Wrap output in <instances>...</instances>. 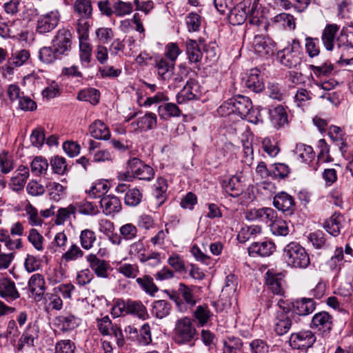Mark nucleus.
Wrapping results in <instances>:
<instances>
[{"mask_svg": "<svg viewBox=\"0 0 353 353\" xmlns=\"http://www.w3.org/2000/svg\"><path fill=\"white\" fill-rule=\"evenodd\" d=\"M282 257L287 266L291 268L303 270L310 265L309 254L296 241H291L283 248Z\"/></svg>", "mask_w": 353, "mask_h": 353, "instance_id": "f257e3e1", "label": "nucleus"}, {"mask_svg": "<svg viewBox=\"0 0 353 353\" xmlns=\"http://www.w3.org/2000/svg\"><path fill=\"white\" fill-rule=\"evenodd\" d=\"M111 313L114 317L132 315L143 320L148 316L145 305L140 301L131 299H127L126 301L121 299H115Z\"/></svg>", "mask_w": 353, "mask_h": 353, "instance_id": "f03ea898", "label": "nucleus"}, {"mask_svg": "<svg viewBox=\"0 0 353 353\" xmlns=\"http://www.w3.org/2000/svg\"><path fill=\"white\" fill-rule=\"evenodd\" d=\"M252 108V103L248 97L238 94L225 101L218 109L221 116L236 114L245 119Z\"/></svg>", "mask_w": 353, "mask_h": 353, "instance_id": "7ed1b4c3", "label": "nucleus"}, {"mask_svg": "<svg viewBox=\"0 0 353 353\" xmlns=\"http://www.w3.org/2000/svg\"><path fill=\"white\" fill-rule=\"evenodd\" d=\"M276 57L282 65L289 68H296L300 65L303 52L299 40L293 39L288 46L277 52Z\"/></svg>", "mask_w": 353, "mask_h": 353, "instance_id": "20e7f679", "label": "nucleus"}, {"mask_svg": "<svg viewBox=\"0 0 353 353\" xmlns=\"http://www.w3.org/2000/svg\"><path fill=\"white\" fill-rule=\"evenodd\" d=\"M30 60V52L28 50H12L6 63L0 68L3 77L8 79L12 78L14 74L15 68L28 64Z\"/></svg>", "mask_w": 353, "mask_h": 353, "instance_id": "39448f33", "label": "nucleus"}, {"mask_svg": "<svg viewBox=\"0 0 353 353\" xmlns=\"http://www.w3.org/2000/svg\"><path fill=\"white\" fill-rule=\"evenodd\" d=\"M276 306L279 307L280 310L292 312L299 316H306L315 310L316 303L311 298H302L290 302L279 299Z\"/></svg>", "mask_w": 353, "mask_h": 353, "instance_id": "423d86ee", "label": "nucleus"}, {"mask_svg": "<svg viewBox=\"0 0 353 353\" xmlns=\"http://www.w3.org/2000/svg\"><path fill=\"white\" fill-rule=\"evenodd\" d=\"M196 334L193 321L189 317L179 319L174 325V339L176 343L182 344L191 341Z\"/></svg>", "mask_w": 353, "mask_h": 353, "instance_id": "0eeeda50", "label": "nucleus"}, {"mask_svg": "<svg viewBox=\"0 0 353 353\" xmlns=\"http://www.w3.org/2000/svg\"><path fill=\"white\" fill-rule=\"evenodd\" d=\"M285 275L274 270H268L265 274V285L273 294L283 296L285 294Z\"/></svg>", "mask_w": 353, "mask_h": 353, "instance_id": "6e6552de", "label": "nucleus"}, {"mask_svg": "<svg viewBox=\"0 0 353 353\" xmlns=\"http://www.w3.org/2000/svg\"><path fill=\"white\" fill-rule=\"evenodd\" d=\"M128 168L131 170L135 179L150 181L153 179L154 171L152 167L145 164L141 160L134 157L128 161Z\"/></svg>", "mask_w": 353, "mask_h": 353, "instance_id": "1a4fd4ad", "label": "nucleus"}, {"mask_svg": "<svg viewBox=\"0 0 353 353\" xmlns=\"http://www.w3.org/2000/svg\"><path fill=\"white\" fill-rule=\"evenodd\" d=\"M243 86L250 92L260 93L265 89L263 75L258 68L250 69L242 78Z\"/></svg>", "mask_w": 353, "mask_h": 353, "instance_id": "9d476101", "label": "nucleus"}, {"mask_svg": "<svg viewBox=\"0 0 353 353\" xmlns=\"http://www.w3.org/2000/svg\"><path fill=\"white\" fill-rule=\"evenodd\" d=\"M59 20L60 13L57 10L40 15L37 21V32L46 34L51 32L57 26Z\"/></svg>", "mask_w": 353, "mask_h": 353, "instance_id": "9b49d317", "label": "nucleus"}, {"mask_svg": "<svg viewBox=\"0 0 353 353\" xmlns=\"http://www.w3.org/2000/svg\"><path fill=\"white\" fill-rule=\"evenodd\" d=\"M251 6H252V0H243L235 6L232 7L228 12L230 23L233 26L243 24L249 14L247 10Z\"/></svg>", "mask_w": 353, "mask_h": 353, "instance_id": "f8f14e48", "label": "nucleus"}, {"mask_svg": "<svg viewBox=\"0 0 353 353\" xmlns=\"http://www.w3.org/2000/svg\"><path fill=\"white\" fill-rule=\"evenodd\" d=\"M316 341L314 334L310 330L301 331L291 334L289 343L293 349L307 350Z\"/></svg>", "mask_w": 353, "mask_h": 353, "instance_id": "ddd939ff", "label": "nucleus"}, {"mask_svg": "<svg viewBox=\"0 0 353 353\" xmlns=\"http://www.w3.org/2000/svg\"><path fill=\"white\" fill-rule=\"evenodd\" d=\"M273 205L286 216H291L296 210V204L292 196L285 192L277 193L273 199Z\"/></svg>", "mask_w": 353, "mask_h": 353, "instance_id": "4468645a", "label": "nucleus"}, {"mask_svg": "<svg viewBox=\"0 0 353 353\" xmlns=\"http://www.w3.org/2000/svg\"><path fill=\"white\" fill-rule=\"evenodd\" d=\"M345 225L344 216L339 212H334L324 221L322 226L329 234L336 237L341 234Z\"/></svg>", "mask_w": 353, "mask_h": 353, "instance_id": "2eb2a0df", "label": "nucleus"}, {"mask_svg": "<svg viewBox=\"0 0 353 353\" xmlns=\"http://www.w3.org/2000/svg\"><path fill=\"white\" fill-rule=\"evenodd\" d=\"M254 51L266 58L272 56L276 50V43L269 37L256 35L253 41Z\"/></svg>", "mask_w": 353, "mask_h": 353, "instance_id": "dca6fc26", "label": "nucleus"}, {"mask_svg": "<svg viewBox=\"0 0 353 353\" xmlns=\"http://www.w3.org/2000/svg\"><path fill=\"white\" fill-rule=\"evenodd\" d=\"M145 245L143 241L139 240L132 243L129 248V254L137 256L141 263H145L150 260H154V265L160 263L161 258L160 254L157 252H150L148 254L145 253Z\"/></svg>", "mask_w": 353, "mask_h": 353, "instance_id": "f3484780", "label": "nucleus"}, {"mask_svg": "<svg viewBox=\"0 0 353 353\" xmlns=\"http://www.w3.org/2000/svg\"><path fill=\"white\" fill-rule=\"evenodd\" d=\"M55 50L62 55L69 52L72 45V34L68 29H59L52 41Z\"/></svg>", "mask_w": 353, "mask_h": 353, "instance_id": "a211bd4d", "label": "nucleus"}, {"mask_svg": "<svg viewBox=\"0 0 353 353\" xmlns=\"http://www.w3.org/2000/svg\"><path fill=\"white\" fill-rule=\"evenodd\" d=\"M28 290L37 301H41L46 290V281L43 276L36 273L32 274L28 282Z\"/></svg>", "mask_w": 353, "mask_h": 353, "instance_id": "6ab92c4d", "label": "nucleus"}, {"mask_svg": "<svg viewBox=\"0 0 353 353\" xmlns=\"http://www.w3.org/2000/svg\"><path fill=\"white\" fill-rule=\"evenodd\" d=\"M333 327V318L327 312L315 314L311 321L310 327L323 332H330Z\"/></svg>", "mask_w": 353, "mask_h": 353, "instance_id": "aec40b11", "label": "nucleus"}, {"mask_svg": "<svg viewBox=\"0 0 353 353\" xmlns=\"http://www.w3.org/2000/svg\"><path fill=\"white\" fill-rule=\"evenodd\" d=\"M268 114L272 125L276 129H281L288 123V113L282 105H271Z\"/></svg>", "mask_w": 353, "mask_h": 353, "instance_id": "412c9836", "label": "nucleus"}, {"mask_svg": "<svg viewBox=\"0 0 353 353\" xmlns=\"http://www.w3.org/2000/svg\"><path fill=\"white\" fill-rule=\"evenodd\" d=\"M251 256H269L275 250V245L270 241L253 242L248 249Z\"/></svg>", "mask_w": 353, "mask_h": 353, "instance_id": "4be33fe9", "label": "nucleus"}, {"mask_svg": "<svg viewBox=\"0 0 353 353\" xmlns=\"http://www.w3.org/2000/svg\"><path fill=\"white\" fill-rule=\"evenodd\" d=\"M90 269L99 278L106 279L108 277L109 263L105 260L99 259L95 254H90L86 256Z\"/></svg>", "mask_w": 353, "mask_h": 353, "instance_id": "5701e85b", "label": "nucleus"}, {"mask_svg": "<svg viewBox=\"0 0 353 353\" xmlns=\"http://www.w3.org/2000/svg\"><path fill=\"white\" fill-rule=\"evenodd\" d=\"M289 312L281 310L276 314L274 330L279 336H283L288 333L292 326V321L289 316Z\"/></svg>", "mask_w": 353, "mask_h": 353, "instance_id": "b1692460", "label": "nucleus"}, {"mask_svg": "<svg viewBox=\"0 0 353 353\" xmlns=\"http://www.w3.org/2000/svg\"><path fill=\"white\" fill-rule=\"evenodd\" d=\"M222 188L226 194L232 197L240 196L244 190L241 177L236 175H233L230 179L224 180L222 183Z\"/></svg>", "mask_w": 353, "mask_h": 353, "instance_id": "393cba45", "label": "nucleus"}, {"mask_svg": "<svg viewBox=\"0 0 353 353\" xmlns=\"http://www.w3.org/2000/svg\"><path fill=\"white\" fill-rule=\"evenodd\" d=\"M29 175L28 168L24 165H20L14 172L13 176L10 179L9 186L15 192L23 190Z\"/></svg>", "mask_w": 353, "mask_h": 353, "instance_id": "a878e982", "label": "nucleus"}, {"mask_svg": "<svg viewBox=\"0 0 353 353\" xmlns=\"http://www.w3.org/2000/svg\"><path fill=\"white\" fill-rule=\"evenodd\" d=\"M175 63L163 57H158L155 58V68L157 70L159 78L162 80H169L174 74Z\"/></svg>", "mask_w": 353, "mask_h": 353, "instance_id": "bb28decb", "label": "nucleus"}, {"mask_svg": "<svg viewBox=\"0 0 353 353\" xmlns=\"http://www.w3.org/2000/svg\"><path fill=\"white\" fill-rule=\"evenodd\" d=\"M0 296L8 301L19 298L20 294L13 281L7 278L0 279Z\"/></svg>", "mask_w": 353, "mask_h": 353, "instance_id": "cd10ccee", "label": "nucleus"}, {"mask_svg": "<svg viewBox=\"0 0 353 353\" xmlns=\"http://www.w3.org/2000/svg\"><path fill=\"white\" fill-rule=\"evenodd\" d=\"M157 119L154 113L147 112L137 121L131 123L130 125L135 130L148 131L154 128L157 125Z\"/></svg>", "mask_w": 353, "mask_h": 353, "instance_id": "c85d7f7f", "label": "nucleus"}, {"mask_svg": "<svg viewBox=\"0 0 353 353\" xmlns=\"http://www.w3.org/2000/svg\"><path fill=\"white\" fill-rule=\"evenodd\" d=\"M339 30V26L336 24H327L323 29L321 36V40L325 48L328 51L334 49V43H336V36Z\"/></svg>", "mask_w": 353, "mask_h": 353, "instance_id": "c756f323", "label": "nucleus"}, {"mask_svg": "<svg viewBox=\"0 0 353 353\" xmlns=\"http://www.w3.org/2000/svg\"><path fill=\"white\" fill-rule=\"evenodd\" d=\"M218 46L214 41H210L209 43H203L202 50H200V63H206L211 65L217 59Z\"/></svg>", "mask_w": 353, "mask_h": 353, "instance_id": "7c9ffc66", "label": "nucleus"}, {"mask_svg": "<svg viewBox=\"0 0 353 353\" xmlns=\"http://www.w3.org/2000/svg\"><path fill=\"white\" fill-rule=\"evenodd\" d=\"M100 203L103 213L106 215H111L119 212L121 209L120 200L114 195L103 196L100 201Z\"/></svg>", "mask_w": 353, "mask_h": 353, "instance_id": "2f4dec72", "label": "nucleus"}, {"mask_svg": "<svg viewBox=\"0 0 353 353\" xmlns=\"http://www.w3.org/2000/svg\"><path fill=\"white\" fill-rule=\"evenodd\" d=\"M92 46L90 39L79 40V57L83 67L88 68L92 60Z\"/></svg>", "mask_w": 353, "mask_h": 353, "instance_id": "473e14b6", "label": "nucleus"}, {"mask_svg": "<svg viewBox=\"0 0 353 353\" xmlns=\"http://www.w3.org/2000/svg\"><path fill=\"white\" fill-rule=\"evenodd\" d=\"M199 86L196 82L188 81L186 85L176 95V101L181 104L187 101L196 99Z\"/></svg>", "mask_w": 353, "mask_h": 353, "instance_id": "72a5a7b5", "label": "nucleus"}, {"mask_svg": "<svg viewBox=\"0 0 353 353\" xmlns=\"http://www.w3.org/2000/svg\"><path fill=\"white\" fill-rule=\"evenodd\" d=\"M237 284V278L234 274L228 275L225 277V285L222 289L219 301L223 302L224 299L227 301L228 299H230L234 296L236 293Z\"/></svg>", "mask_w": 353, "mask_h": 353, "instance_id": "f704fd0d", "label": "nucleus"}, {"mask_svg": "<svg viewBox=\"0 0 353 353\" xmlns=\"http://www.w3.org/2000/svg\"><path fill=\"white\" fill-rule=\"evenodd\" d=\"M307 239L315 249H327L330 247L327 235L320 230L310 232L307 236Z\"/></svg>", "mask_w": 353, "mask_h": 353, "instance_id": "c9c22d12", "label": "nucleus"}, {"mask_svg": "<svg viewBox=\"0 0 353 353\" xmlns=\"http://www.w3.org/2000/svg\"><path fill=\"white\" fill-rule=\"evenodd\" d=\"M92 137L97 139L107 140L110 137V132L106 125L100 120L94 121L89 128Z\"/></svg>", "mask_w": 353, "mask_h": 353, "instance_id": "e433bc0d", "label": "nucleus"}, {"mask_svg": "<svg viewBox=\"0 0 353 353\" xmlns=\"http://www.w3.org/2000/svg\"><path fill=\"white\" fill-rule=\"evenodd\" d=\"M290 168L285 163H275L270 165V176L274 180H282L288 176Z\"/></svg>", "mask_w": 353, "mask_h": 353, "instance_id": "4c0bfd02", "label": "nucleus"}, {"mask_svg": "<svg viewBox=\"0 0 353 353\" xmlns=\"http://www.w3.org/2000/svg\"><path fill=\"white\" fill-rule=\"evenodd\" d=\"M158 112L161 118L163 119H168L172 117H179L181 113L179 107L173 103H167L159 105Z\"/></svg>", "mask_w": 353, "mask_h": 353, "instance_id": "58836bf2", "label": "nucleus"}, {"mask_svg": "<svg viewBox=\"0 0 353 353\" xmlns=\"http://www.w3.org/2000/svg\"><path fill=\"white\" fill-rule=\"evenodd\" d=\"M43 298L45 299L46 308L55 310L62 309L63 301L59 294L54 292V289L52 290V292L46 293Z\"/></svg>", "mask_w": 353, "mask_h": 353, "instance_id": "ea45409f", "label": "nucleus"}, {"mask_svg": "<svg viewBox=\"0 0 353 353\" xmlns=\"http://www.w3.org/2000/svg\"><path fill=\"white\" fill-rule=\"evenodd\" d=\"M61 54L52 47H43L39 51V60L46 64H50L57 60Z\"/></svg>", "mask_w": 353, "mask_h": 353, "instance_id": "a19ab883", "label": "nucleus"}, {"mask_svg": "<svg viewBox=\"0 0 353 353\" xmlns=\"http://www.w3.org/2000/svg\"><path fill=\"white\" fill-rule=\"evenodd\" d=\"M115 34L112 28L100 27L95 30L96 41L99 44L105 45L110 43L114 37Z\"/></svg>", "mask_w": 353, "mask_h": 353, "instance_id": "79ce46f5", "label": "nucleus"}, {"mask_svg": "<svg viewBox=\"0 0 353 353\" xmlns=\"http://www.w3.org/2000/svg\"><path fill=\"white\" fill-rule=\"evenodd\" d=\"M0 242L3 243L5 247L12 252L23 247L22 241L20 238H12L6 230H3L0 236Z\"/></svg>", "mask_w": 353, "mask_h": 353, "instance_id": "37998d69", "label": "nucleus"}, {"mask_svg": "<svg viewBox=\"0 0 353 353\" xmlns=\"http://www.w3.org/2000/svg\"><path fill=\"white\" fill-rule=\"evenodd\" d=\"M336 43L339 48L342 46L353 48V26L343 28L336 38Z\"/></svg>", "mask_w": 353, "mask_h": 353, "instance_id": "c03bdc74", "label": "nucleus"}, {"mask_svg": "<svg viewBox=\"0 0 353 353\" xmlns=\"http://www.w3.org/2000/svg\"><path fill=\"white\" fill-rule=\"evenodd\" d=\"M79 241L81 247L84 250H89L92 249L97 241L95 232L90 229L83 230L79 235Z\"/></svg>", "mask_w": 353, "mask_h": 353, "instance_id": "a18cd8bd", "label": "nucleus"}, {"mask_svg": "<svg viewBox=\"0 0 353 353\" xmlns=\"http://www.w3.org/2000/svg\"><path fill=\"white\" fill-rule=\"evenodd\" d=\"M295 152L302 162L311 161L315 156L313 148L310 145L304 143L297 144Z\"/></svg>", "mask_w": 353, "mask_h": 353, "instance_id": "49530a36", "label": "nucleus"}, {"mask_svg": "<svg viewBox=\"0 0 353 353\" xmlns=\"http://www.w3.org/2000/svg\"><path fill=\"white\" fill-rule=\"evenodd\" d=\"M61 328L63 331L72 330L76 328L81 322L80 319L72 314L61 316L57 319Z\"/></svg>", "mask_w": 353, "mask_h": 353, "instance_id": "de8ad7c7", "label": "nucleus"}, {"mask_svg": "<svg viewBox=\"0 0 353 353\" xmlns=\"http://www.w3.org/2000/svg\"><path fill=\"white\" fill-rule=\"evenodd\" d=\"M136 281L142 290L150 295H154L159 290L157 286L154 283L153 279L149 275L137 278Z\"/></svg>", "mask_w": 353, "mask_h": 353, "instance_id": "09e8293b", "label": "nucleus"}, {"mask_svg": "<svg viewBox=\"0 0 353 353\" xmlns=\"http://www.w3.org/2000/svg\"><path fill=\"white\" fill-rule=\"evenodd\" d=\"M170 304L165 300H159L153 303L152 314L159 319L168 316L170 311Z\"/></svg>", "mask_w": 353, "mask_h": 353, "instance_id": "8fccbe9b", "label": "nucleus"}, {"mask_svg": "<svg viewBox=\"0 0 353 353\" xmlns=\"http://www.w3.org/2000/svg\"><path fill=\"white\" fill-rule=\"evenodd\" d=\"M37 338V328L35 326H29L21 336L19 341V349L25 345H33L34 341Z\"/></svg>", "mask_w": 353, "mask_h": 353, "instance_id": "3c124183", "label": "nucleus"}, {"mask_svg": "<svg viewBox=\"0 0 353 353\" xmlns=\"http://www.w3.org/2000/svg\"><path fill=\"white\" fill-rule=\"evenodd\" d=\"M270 225L274 235L285 236L290 232L288 223L281 219L276 218Z\"/></svg>", "mask_w": 353, "mask_h": 353, "instance_id": "603ef678", "label": "nucleus"}, {"mask_svg": "<svg viewBox=\"0 0 353 353\" xmlns=\"http://www.w3.org/2000/svg\"><path fill=\"white\" fill-rule=\"evenodd\" d=\"M243 346V342L241 339L232 336L228 337L227 340L223 341V353H237Z\"/></svg>", "mask_w": 353, "mask_h": 353, "instance_id": "864d4df0", "label": "nucleus"}, {"mask_svg": "<svg viewBox=\"0 0 353 353\" xmlns=\"http://www.w3.org/2000/svg\"><path fill=\"white\" fill-rule=\"evenodd\" d=\"M79 101H88L92 104H97L99 101V93L94 88H87L81 90L77 95Z\"/></svg>", "mask_w": 353, "mask_h": 353, "instance_id": "5fc2aeb1", "label": "nucleus"}, {"mask_svg": "<svg viewBox=\"0 0 353 353\" xmlns=\"http://www.w3.org/2000/svg\"><path fill=\"white\" fill-rule=\"evenodd\" d=\"M74 10L81 17L88 18L92 12V7L90 0H76L74 2Z\"/></svg>", "mask_w": 353, "mask_h": 353, "instance_id": "6e6d98bb", "label": "nucleus"}, {"mask_svg": "<svg viewBox=\"0 0 353 353\" xmlns=\"http://www.w3.org/2000/svg\"><path fill=\"white\" fill-rule=\"evenodd\" d=\"M114 14L119 17H123L130 14L133 11V6L130 2H124L120 0L113 3Z\"/></svg>", "mask_w": 353, "mask_h": 353, "instance_id": "4d7b16f0", "label": "nucleus"}, {"mask_svg": "<svg viewBox=\"0 0 353 353\" xmlns=\"http://www.w3.org/2000/svg\"><path fill=\"white\" fill-rule=\"evenodd\" d=\"M28 240L37 251L41 252L44 250V238L37 230L31 228L29 230Z\"/></svg>", "mask_w": 353, "mask_h": 353, "instance_id": "13d9d810", "label": "nucleus"}, {"mask_svg": "<svg viewBox=\"0 0 353 353\" xmlns=\"http://www.w3.org/2000/svg\"><path fill=\"white\" fill-rule=\"evenodd\" d=\"M305 48L310 58L316 57L320 53L319 39L311 37H305Z\"/></svg>", "mask_w": 353, "mask_h": 353, "instance_id": "bf43d9fd", "label": "nucleus"}, {"mask_svg": "<svg viewBox=\"0 0 353 353\" xmlns=\"http://www.w3.org/2000/svg\"><path fill=\"white\" fill-rule=\"evenodd\" d=\"M108 191V185L107 181H99L94 183L90 188L88 193L92 198H100L106 194Z\"/></svg>", "mask_w": 353, "mask_h": 353, "instance_id": "052dcab7", "label": "nucleus"}, {"mask_svg": "<svg viewBox=\"0 0 353 353\" xmlns=\"http://www.w3.org/2000/svg\"><path fill=\"white\" fill-rule=\"evenodd\" d=\"M77 208L74 205H69L67 208L59 209L55 223L57 225H63L71 215H75Z\"/></svg>", "mask_w": 353, "mask_h": 353, "instance_id": "680f3d73", "label": "nucleus"}, {"mask_svg": "<svg viewBox=\"0 0 353 353\" xmlns=\"http://www.w3.org/2000/svg\"><path fill=\"white\" fill-rule=\"evenodd\" d=\"M310 69L317 77H323L330 75L334 70V65L328 61L321 65H310Z\"/></svg>", "mask_w": 353, "mask_h": 353, "instance_id": "e2e57ef3", "label": "nucleus"}, {"mask_svg": "<svg viewBox=\"0 0 353 353\" xmlns=\"http://www.w3.org/2000/svg\"><path fill=\"white\" fill-rule=\"evenodd\" d=\"M25 211L28 216V222L31 225L38 226L42 225L43 220L39 216L37 210L30 203L26 204Z\"/></svg>", "mask_w": 353, "mask_h": 353, "instance_id": "0e129e2a", "label": "nucleus"}, {"mask_svg": "<svg viewBox=\"0 0 353 353\" xmlns=\"http://www.w3.org/2000/svg\"><path fill=\"white\" fill-rule=\"evenodd\" d=\"M186 52L190 62L197 65L199 61V45L196 40L188 39L187 41Z\"/></svg>", "mask_w": 353, "mask_h": 353, "instance_id": "69168bd1", "label": "nucleus"}, {"mask_svg": "<svg viewBox=\"0 0 353 353\" xmlns=\"http://www.w3.org/2000/svg\"><path fill=\"white\" fill-rule=\"evenodd\" d=\"M83 256V250L77 244H72L63 254L62 260L68 263L69 261H76L81 259Z\"/></svg>", "mask_w": 353, "mask_h": 353, "instance_id": "338daca9", "label": "nucleus"}, {"mask_svg": "<svg viewBox=\"0 0 353 353\" xmlns=\"http://www.w3.org/2000/svg\"><path fill=\"white\" fill-rule=\"evenodd\" d=\"M119 232L124 240L132 241L137 238L138 229L134 224L128 223L120 227Z\"/></svg>", "mask_w": 353, "mask_h": 353, "instance_id": "774afa93", "label": "nucleus"}]
</instances>
